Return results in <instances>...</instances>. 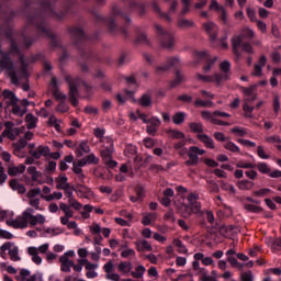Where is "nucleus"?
I'll return each mask as SVG.
<instances>
[{
    "label": "nucleus",
    "mask_w": 281,
    "mask_h": 281,
    "mask_svg": "<svg viewBox=\"0 0 281 281\" xmlns=\"http://www.w3.org/2000/svg\"><path fill=\"white\" fill-rule=\"evenodd\" d=\"M26 171L31 176L32 181H35L36 183L43 184L45 181L43 180V172L36 170V167L30 166Z\"/></svg>",
    "instance_id": "nucleus-19"
},
{
    "label": "nucleus",
    "mask_w": 281,
    "mask_h": 281,
    "mask_svg": "<svg viewBox=\"0 0 281 281\" xmlns=\"http://www.w3.org/2000/svg\"><path fill=\"white\" fill-rule=\"evenodd\" d=\"M220 68L222 74H215L212 76L198 74L196 78L202 82H215V85H221V82H223L224 80H229V76H232V64L229 63V60L222 61L220 64Z\"/></svg>",
    "instance_id": "nucleus-4"
},
{
    "label": "nucleus",
    "mask_w": 281,
    "mask_h": 281,
    "mask_svg": "<svg viewBox=\"0 0 281 281\" xmlns=\"http://www.w3.org/2000/svg\"><path fill=\"white\" fill-rule=\"evenodd\" d=\"M70 34L71 36H74V38H77L78 41H82V38H85V31H82V29L80 27H72L70 30Z\"/></svg>",
    "instance_id": "nucleus-43"
},
{
    "label": "nucleus",
    "mask_w": 281,
    "mask_h": 281,
    "mask_svg": "<svg viewBox=\"0 0 281 281\" xmlns=\"http://www.w3.org/2000/svg\"><path fill=\"white\" fill-rule=\"evenodd\" d=\"M124 153L126 157H135L137 155V147L135 145H127Z\"/></svg>",
    "instance_id": "nucleus-52"
},
{
    "label": "nucleus",
    "mask_w": 281,
    "mask_h": 281,
    "mask_svg": "<svg viewBox=\"0 0 281 281\" xmlns=\"http://www.w3.org/2000/svg\"><path fill=\"white\" fill-rule=\"evenodd\" d=\"M88 153H91V147H89V144L86 140L77 145L76 155H78V157H82V155Z\"/></svg>",
    "instance_id": "nucleus-33"
},
{
    "label": "nucleus",
    "mask_w": 281,
    "mask_h": 281,
    "mask_svg": "<svg viewBox=\"0 0 281 281\" xmlns=\"http://www.w3.org/2000/svg\"><path fill=\"white\" fill-rule=\"evenodd\" d=\"M181 65V60L178 57H171L168 59L167 65L159 66L156 71L157 74H164V71H168L171 67H179Z\"/></svg>",
    "instance_id": "nucleus-17"
},
{
    "label": "nucleus",
    "mask_w": 281,
    "mask_h": 281,
    "mask_svg": "<svg viewBox=\"0 0 281 281\" xmlns=\"http://www.w3.org/2000/svg\"><path fill=\"white\" fill-rule=\"evenodd\" d=\"M0 69L5 71L11 78L12 85L19 86L22 80H27L30 74L27 72L29 63L16 46V43L11 42V48L9 54L1 53Z\"/></svg>",
    "instance_id": "nucleus-1"
},
{
    "label": "nucleus",
    "mask_w": 281,
    "mask_h": 281,
    "mask_svg": "<svg viewBox=\"0 0 281 281\" xmlns=\"http://www.w3.org/2000/svg\"><path fill=\"white\" fill-rule=\"evenodd\" d=\"M196 24L192 20L180 18L178 20V27H181V30H188L190 27H194Z\"/></svg>",
    "instance_id": "nucleus-37"
},
{
    "label": "nucleus",
    "mask_w": 281,
    "mask_h": 281,
    "mask_svg": "<svg viewBox=\"0 0 281 281\" xmlns=\"http://www.w3.org/2000/svg\"><path fill=\"white\" fill-rule=\"evenodd\" d=\"M4 103L7 106H13L14 104H19V98H16V94L10 90H4L2 92Z\"/></svg>",
    "instance_id": "nucleus-18"
},
{
    "label": "nucleus",
    "mask_w": 281,
    "mask_h": 281,
    "mask_svg": "<svg viewBox=\"0 0 281 281\" xmlns=\"http://www.w3.org/2000/svg\"><path fill=\"white\" fill-rule=\"evenodd\" d=\"M103 144V149L101 150V157L108 166V168H115L117 161L113 160V153H115V147L113 146V138L106 136V138L101 139Z\"/></svg>",
    "instance_id": "nucleus-6"
},
{
    "label": "nucleus",
    "mask_w": 281,
    "mask_h": 281,
    "mask_svg": "<svg viewBox=\"0 0 281 281\" xmlns=\"http://www.w3.org/2000/svg\"><path fill=\"white\" fill-rule=\"evenodd\" d=\"M69 206L74 210H82V203L78 202L76 198L68 200Z\"/></svg>",
    "instance_id": "nucleus-63"
},
{
    "label": "nucleus",
    "mask_w": 281,
    "mask_h": 281,
    "mask_svg": "<svg viewBox=\"0 0 281 281\" xmlns=\"http://www.w3.org/2000/svg\"><path fill=\"white\" fill-rule=\"evenodd\" d=\"M237 168H244L245 170H254L256 168V164L247 160H239L236 164Z\"/></svg>",
    "instance_id": "nucleus-40"
},
{
    "label": "nucleus",
    "mask_w": 281,
    "mask_h": 281,
    "mask_svg": "<svg viewBox=\"0 0 281 281\" xmlns=\"http://www.w3.org/2000/svg\"><path fill=\"white\" fill-rule=\"evenodd\" d=\"M30 155H32V157H34V159H41L42 157H47V155H49V147L40 146L36 149L31 150Z\"/></svg>",
    "instance_id": "nucleus-21"
},
{
    "label": "nucleus",
    "mask_w": 281,
    "mask_h": 281,
    "mask_svg": "<svg viewBox=\"0 0 281 281\" xmlns=\"http://www.w3.org/2000/svg\"><path fill=\"white\" fill-rule=\"evenodd\" d=\"M172 245L177 248L178 254H182L183 256L188 255V247H186L181 239L175 238Z\"/></svg>",
    "instance_id": "nucleus-31"
},
{
    "label": "nucleus",
    "mask_w": 281,
    "mask_h": 281,
    "mask_svg": "<svg viewBox=\"0 0 281 281\" xmlns=\"http://www.w3.org/2000/svg\"><path fill=\"white\" fill-rule=\"evenodd\" d=\"M7 251L12 262L21 261V255H19V246L14 245V243L5 241L0 246V258H3V260H5Z\"/></svg>",
    "instance_id": "nucleus-8"
},
{
    "label": "nucleus",
    "mask_w": 281,
    "mask_h": 281,
    "mask_svg": "<svg viewBox=\"0 0 281 281\" xmlns=\"http://www.w3.org/2000/svg\"><path fill=\"white\" fill-rule=\"evenodd\" d=\"M203 30L206 32V34H209L211 42L214 43L218 36V25L212 21H209L203 24Z\"/></svg>",
    "instance_id": "nucleus-13"
},
{
    "label": "nucleus",
    "mask_w": 281,
    "mask_h": 281,
    "mask_svg": "<svg viewBox=\"0 0 281 281\" xmlns=\"http://www.w3.org/2000/svg\"><path fill=\"white\" fill-rule=\"evenodd\" d=\"M46 251H49V244H43L40 247L31 246L27 248V254L32 257V261L35 265H42L43 258L38 256V254H45Z\"/></svg>",
    "instance_id": "nucleus-9"
},
{
    "label": "nucleus",
    "mask_w": 281,
    "mask_h": 281,
    "mask_svg": "<svg viewBox=\"0 0 281 281\" xmlns=\"http://www.w3.org/2000/svg\"><path fill=\"white\" fill-rule=\"evenodd\" d=\"M241 36L244 38H254V36H256V32H254V30H251L249 27H244L241 30Z\"/></svg>",
    "instance_id": "nucleus-55"
},
{
    "label": "nucleus",
    "mask_w": 281,
    "mask_h": 281,
    "mask_svg": "<svg viewBox=\"0 0 281 281\" xmlns=\"http://www.w3.org/2000/svg\"><path fill=\"white\" fill-rule=\"evenodd\" d=\"M205 155V149H201L198 146H191L189 148V160L184 162V166H199V156Z\"/></svg>",
    "instance_id": "nucleus-11"
},
{
    "label": "nucleus",
    "mask_w": 281,
    "mask_h": 281,
    "mask_svg": "<svg viewBox=\"0 0 281 281\" xmlns=\"http://www.w3.org/2000/svg\"><path fill=\"white\" fill-rule=\"evenodd\" d=\"M89 229L92 236H100V234H102V226L98 223H92V225L89 226Z\"/></svg>",
    "instance_id": "nucleus-50"
},
{
    "label": "nucleus",
    "mask_w": 281,
    "mask_h": 281,
    "mask_svg": "<svg viewBox=\"0 0 281 281\" xmlns=\"http://www.w3.org/2000/svg\"><path fill=\"white\" fill-rule=\"evenodd\" d=\"M224 148L226 150H229V153H238L240 154V147H238V145H236V143L228 140L224 144Z\"/></svg>",
    "instance_id": "nucleus-42"
},
{
    "label": "nucleus",
    "mask_w": 281,
    "mask_h": 281,
    "mask_svg": "<svg viewBox=\"0 0 281 281\" xmlns=\"http://www.w3.org/2000/svg\"><path fill=\"white\" fill-rule=\"evenodd\" d=\"M157 221V213L151 212V213H143V220L142 223L144 225H150V223H155Z\"/></svg>",
    "instance_id": "nucleus-36"
},
{
    "label": "nucleus",
    "mask_w": 281,
    "mask_h": 281,
    "mask_svg": "<svg viewBox=\"0 0 281 281\" xmlns=\"http://www.w3.org/2000/svg\"><path fill=\"white\" fill-rule=\"evenodd\" d=\"M12 106L13 115H18L19 117H23L25 115V110L21 109L19 104L15 103Z\"/></svg>",
    "instance_id": "nucleus-57"
},
{
    "label": "nucleus",
    "mask_w": 281,
    "mask_h": 281,
    "mask_svg": "<svg viewBox=\"0 0 281 281\" xmlns=\"http://www.w3.org/2000/svg\"><path fill=\"white\" fill-rule=\"evenodd\" d=\"M117 271L123 276H128L133 271V263L131 261H122L117 265Z\"/></svg>",
    "instance_id": "nucleus-25"
},
{
    "label": "nucleus",
    "mask_w": 281,
    "mask_h": 281,
    "mask_svg": "<svg viewBox=\"0 0 281 281\" xmlns=\"http://www.w3.org/2000/svg\"><path fill=\"white\" fill-rule=\"evenodd\" d=\"M243 36L241 35H235L232 38V45H233V52L235 54V56H237V58H240V52L238 50V47H240V45H243Z\"/></svg>",
    "instance_id": "nucleus-28"
},
{
    "label": "nucleus",
    "mask_w": 281,
    "mask_h": 281,
    "mask_svg": "<svg viewBox=\"0 0 281 281\" xmlns=\"http://www.w3.org/2000/svg\"><path fill=\"white\" fill-rule=\"evenodd\" d=\"M269 194H271V189L267 188L254 192V196H258L259 199H262V196H269Z\"/></svg>",
    "instance_id": "nucleus-56"
},
{
    "label": "nucleus",
    "mask_w": 281,
    "mask_h": 281,
    "mask_svg": "<svg viewBox=\"0 0 281 281\" xmlns=\"http://www.w3.org/2000/svg\"><path fill=\"white\" fill-rule=\"evenodd\" d=\"M83 207V211L80 212V215L82 218L87 221V218H91V212H93V206L90 204H86Z\"/></svg>",
    "instance_id": "nucleus-46"
},
{
    "label": "nucleus",
    "mask_w": 281,
    "mask_h": 281,
    "mask_svg": "<svg viewBox=\"0 0 281 281\" xmlns=\"http://www.w3.org/2000/svg\"><path fill=\"white\" fill-rule=\"evenodd\" d=\"M243 109H244V113H245V117H254L252 113H254V106L249 105L248 103H245L243 105Z\"/></svg>",
    "instance_id": "nucleus-58"
},
{
    "label": "nucleus",
    "mask_w": 281,
    "mask_h": 281,
    "mask_svg": "<svg viewBox=\"0 0 281 281\" xmlns=\"http://www.w3.org/2000/svg\"><path fill=\"white\" fill-rule=\"evenodd\" d=\"M256 168L261 172V175H269L271 172V168L269 165H267V162H258Z\"/></svg>",
    "instance_id": "nucleus-49"
},
{
    "label": "nucleus",
    "mask_w": 281,
    "mask_h": 281,
    "mask_svg": "<svg viewBox=\"0 0 281 281\" xmlns=\"http://www.w3.org/2000/svg\"><path fill=\"white\" fill-rule=\"evenodd\" d=\"M10 188L14 190V192H19V194H25L27 192V189L24 184L20 183L16 180L10 181Z\"/></svg>",
    "instance_id": "nucleus-34"
},
{
    "label": "nucleus",
    "mask_w": 281,
    "mask_h": 281,
    "mask_svg": "<svg viewBox=\"0 0 281 281\" xmlns=\"http://www.w3.org/2000/svg\"><path fill=\"white\" fill-rule=\"evenodd\" d=\"M81 161H83L82 166H87V164H100V158L95 157V154H90Z\"/></svg>",
    "instance_id": "nucleus-47"
},
{
    "label": "nucleus",
    "mask_w": 281,
    "mask_h": 281,
    "mask_svg": "<svg viewBox=\"0 0 281 281\" xmlns=\"http://www.w3.org/2000/svg\"><path fill=\"white\" fill-rule=\"evenodd\" d=\"M139 120L144 122V124H149L151 126H155L156 128H159L161 126V120L157 116H151L150 119L146 117V114L142 113L140 111H137Z\"/></svg>",
    "instance_id": "nucleus-16"
},
{
    "label": "nucleus",
    "mask_w": 281,
    "mask_h": 281,
    "mask_svg": "<svg viewBox=\"0 0 281 281\" xmlns=\"http://www.w3.org/2000/svg\"><path fill=\"white\" fill-rule=\"evenodd\" d=\"M137 251H153V245L146 239H138L134 243Z\"/></svg>",
    "instance_id": "nucleus-24"
},
{
    "label": "nucleus",
    "mask_w": 281,
    "mask_h": 281,
    "mask_svg": "<svg viewBox=\"0 0 281 281\" xmlns=\"http://www.w3.org/2000/svg\"><path fill=\"white\" fill-rule=\"evenodd\" d=\"M45 216L43 214L34 215L32 207H26L22 214L14 220H8L7 225L13 229H27V227H36V225H45Z\"/></svg>",
    "instance_id": "nucleus-3"
},
{
    "label": "nucleus",
    "mask_w": 281,
    "mask_h": 281,
    "mask_svg": "<svg viewBox=\"0 0 281 281\" xmlns=\"http://www.w3.org/2000/svg\"><path fill=\"white\" fill-rule=\"evenodd\" d=\"M195 106L212 109V106H214V102H212V100H209V101L196 100L195 101Z\"/></svg>",
    "instance_id": "nucleus-60"
},
{
    "label": "nucleus",
    "mask_w": 281,
    "mask_h": 281,
    "mask_svg": "<svg viewBox=\"0 0 281 281\" xmlns=\"http://www.w3.org/2000/svg\"><path fill=\"white\" fill-rule=\"evenodd\" d=\"M114 269H115V267L113 266V261H109V262L104 263L103 271L106 273L105 280L120 281V274L113 272Z\"/></svg>",
    "instance_id": "nucleus-15"
},
{
    "label": "nucleus",
    "mask_w": 281,
    "mask_h": 281,
    "mask_svg": "<svg viewBox=\"0 0 281 281\" xmlns=\"http://www.w3.org/2000/svg\"><path fill=\"white\" fill-rule=\"evenodd\" d=\"M244 95L245 104H251L257 98L254 87L244 88Z\"/></svg>",
    "instance_id": "nucleus-26"
},
{
    "label": "nucleus",
    "mask_w": 281,
    "mask_h": 281,
    "mask_svg": "<svg viewBox=\"0 0 281 281\" xmlns=\"http://www.w3.org/2000/svg\"><path fill=\"white\" fill-rule=\"evenodd\" d=\"M231 133L236 135L237 137H245L247 135V130L245 127H234L231 130Z\"/></svg>",
    "instance_id": "nucleus-53"
},
{
    "label": "nucleus",
    "mask_w": 281,
    "mask_h": 281,
    "mask_svg": "<svg viewBox=\"0 0 281 281\" xmlns=\"http://www.w3.org/2000/svg\"><path fill=\"white\" fill-rule=\"evenodd\" d=\"M60 87V83H58V79L56 77L52 78V81L49 83V89L56 100H67V94L58 91V88Z\"/></svg>",
    "instance_id": "nucleus-14"
},
{
    "label": "nucleus",
    "mask_w": 281,
    "mask_h": 281,
    "mask_svg": "<svg viewBox=\"0 0 281 281\" xmlns=\"http://www.w3.org/2000/svg\"><path fill=\"white\" fill-rule=\"evenodd\" d=\"M77 194L80 196V199H93L94 193L91 191V189L87 188L86 186H80L77 189Z\"/></svg>",
    "instance_id": "nucleus-27"
},
{
    "label": "nucleus",
    "mask_w": 281,
    "mask_h": 281,
    "mask_svg": "<svg viewBox=\"0 0 281 281\" xmlns=\"http://www.w3.org/2000/svg\"><path fill=\"white\" fill-rule=\"evenodd\" d=\"M228 262L235 267V269H243V267H245V263H240L235 257H228Z\"/></svg>",
    "instance_id": "nucleus-62"
},
{
    "label": "nucleus",
    "mask_w": 281,
    "mask_h": 281,
    "mask_svg": "<svg viewBox=\"0 0 281 281\" xmlns=\"http://www.w3.org/2000/svg\"><path fill=\"white\" fill-rule=\"evenodd\" d=\"M25 123L26 128L30 131L32 128H36V124H38V119L34 114L29 113L25 116Z\"/></svg>",
    "instance_id": "nucleus-32"
},
{
    "label": "nucleus",
    "mask_w": 281,
    "mask_h": 281,
    "mask_svg": "<svg viewBox=\"0 0 281 281\" xmlns=\"http://www.w3.org/2000/svg\"><path fill=\"white\" fill-rule=\"evenodd\" d=\"M13 126H14L13 123H7L5 130H4L7 137L12 140L16 139V137H19V135H21V133L25 131V127H13Z\"/></svg>",
    "instance_id": "nucleus-12"
},
{
    "label": "nucleus",
    "mask_w": 281,
    "mask_h": 281,
    "mask_svg": "<svg viewBox=\"0 0 281 281\" xmlns=\"http://www.w3.org/2000/svg\"><path fill=\"white\" fill-rule=\"evenodd\" d=\"M172 122L173 124H183V122H186V112H177L173 116H172Z\"/></svg>",
    "instance_id": "nucleus-45"
},
{
    "label": "nucleus",
    "mask_w": 281,
    "mask_h": 281,
    "mask_svg": "<svg viewBox=\"0 0 281 281\" xmlns=\"http://www.w3.org/2000/svg\"><path fill=\"white\" fill-rule=\"evenodd\" d=\"M265 65H267V57L265 55H262L259 58V61L255 65L252 76L260 78L262 76V67H265Z\"/></svg>",
    "instance_id": "nucleus-23"
},
{
    "label": "nucleus",
    "mask_w": 281,
    "mask_h": 281,
    "mask_svg": "<svg viewBox=\"0 0 281 281\" xmlns=\"http://www.w3.org/2000/svg\"><path fill=\"white\" fill-rule=\"evenodd\" d=\"M178 195L175 196L173 203L176 207L180 211V214L188 218V216H191L192 214H203V211H201V202H199V194L198 193H190L187 198V201L189 205H186V192H188V189L184 187H178Z\"/></svg>",
    "instance_id": "nucleus-2"
},
{
    "label": "nucleus",
    "mask_w": 281,
    "mask_h": 281,
    "mask_svg": "<svg viewBox=\"0 0 281 281\" xmlns=\"http://www.w3.org/2000/svg\"><path fill=\"white\" fill-rule=\"evenodd\" d=\"M65 80L69 87V101L71 102V104L74 106H78V95H80V86L83 85L85 90L87 91V93H89L91 91V87H89V85L82 82V80H80V78L78 77H71V76H66Z\"/></svg>",
    "instance_id": "nucleus-5"
},
{
    "label": "nucleus",
    "mask_w": 281,
    "mask_h": 281,
    "mask_svg": "<svg viewBox=\"0 0 281 281\" xmlns=\"http://www.w3.org/2000/svg\"><path fill=\"white\" fill-rule=\"evenodd\" d=\"M14 221V211L0 210V222L1 221Z\"/></svg>",
    "instance_id": "nucleus-44"
},
{
    "label": "nucleus",
    "mask_w": 281,
    "mask_h": 281,
    "mask_svg": "<svg viewBox=\"0 0 281 281\" xmlns=\"http://www.w3.org/2000/svg\"><path fill=\"white\" fill-rule=\"evenodd\" d=\"M60 270L65 273H70L71 268L74 267V261H71L67 256L59 257Z\"/></svg>",
    "instance_id": "nucleus-20"
},
{
    "label": "nucleus",
    "mask_w": 281,
    "mask_h": 281,
    "mask_svg": "<svg viewBox=\"0 0 281 281\" xmlns=\"http://www.w3.org/2000/svg\"><path fill=\"white\" fill-rule=\"evenodd\" d=\"M190 128L192 133H198V135H201V133H203V124L201 123H190Z\"/></svg>",
    "instance_id": "nucleus-54"
},
{
    "label": "nucleus",
    "mask_w": 281,
    "mask_h": 281,
    "mask_svg": "<svg viewBox=\"0 0 281 281\" xmlns=\"http://www.w3.org/2000/svg\"><path fill=\"white\" fill-rule=\"evenodd\" d=\"M246 12H247V16L248 19H250V21L252 23H256V21H258V16L256 15V10L252 9V8H247L246 9Z\"/></svg>",
    "instance_id": "nucleus-61"
},
{
    "label": "nucleus",
    "mask_w": 281,
    "mask_h": 281,
    "mask_svg": "<svg viewBox=\"0 0 281 281\" xmlns=\"http://www.w3.org/2000/svg\"><path fill=\"white\" fill-rule=\"evenodd\" d=\"M25 172V165H19L16 167L11 166L8 169V175L10 177H16V175H23Z\"/></svg>",
    "instance_id": "nucleus-35"
},
{
    "label": "nucleus",
    "mask_w": 281,
    "mask_h": 281,
    "mask_svg": "<svg viewBox=\"0 0 281 281\" xmlns=\"http://www.w3.org/2000/svg\"><path fill=\"white\" fill-rule=\"evenodd\" d=\"M169 135L172 139H186V134L178 130H170Z\"/></svg>",
    "instance_id": "nucleus-51"
},
{
    "label": "nucleus",
    "mask_w": 281,
    "mask_h": 281,
    "mask_svg": "<svg viewBox=\"0 0 281 281\" xmlns=\"http://www.w3.org/2000/svg\"><path fill=\"white\" fill-rule=\"evenodd\" d=\"M254 186L255 183L250 180H241L237 182V188H239V190H251Z\"/></svg>",
    "instance_id": "nucleus-41"
},
{
    "label": "nucleus",
    "mask_w": 281,
    "mask_h": 281,
    "mask_svg": "<svg viewBox=\"0 0 281 281\" xmlns=\"http://www.w3.org/2000/svg\"><path fill=\"white\" fill-rule=\"evenodd\" d=\"M138 104L148 109V106H153V95L150 93H144L138 100Z\"/></svg>",
    "instance_id": "nucleus-30"
},
{
    "label": "nucleus",
    "mask_w": 281,
    "mask_h": 281,
    "mask_svg": "<svg viewBox=\"0 0 281 281\" xmlns=\"http://www.w3.org/2000/svg\"><path fill=\"white\" fill-rule=\"evenodd\" d=\"M42 199H44V201H60V199H63V192L60 191H54L52 194L48 195H41Z\"/></svg>",
    "instance_id": "nucleus-38"
},
{
    "label": "nucleus",
    "mask_w": 281,
    "mask_h": 281,
    "mask_svg": "<svg viewBox=\"0 0 281 281\" xmlns=\"http://www.w3.org/2000/svg\"><path fill=\"white\" fill-rule=\"evenodd\" d=\"M198 139L204 144L205 148H210L211 150H214V138L207 136L205 133L198 134Z\"/></svg>",
    "instance_id": "nucleus-22"
},
{
    "label": "nucleus",
    "mask_w": 281,
    "mask_h": 281,
    "mask_svg": "<svg viewBox=\"0 0 281 281\" xmlns=\"http://www.w3.org/2000/svg\"><path fill=\"white\" fill-rule=\"evenodd\" d=\"M155 29L161 47H165L166 49H172V47H175V34H172V32L166 31V29L161 27L159 24H156Z\"/></svg>",
    "instance_id": "nucleus-7"
},
{
    "label": "nucleus",
    "mask_w": 281,
    "mask_h": 281,
    "mask_svg": "<svg viewBox=\"0 0 281 281\" xmlns=\"http://www.w3.org/2000/svg\"><path fill=\"white\" fill-rule=\"evenodd\" d=\"M122 258H134L135 250L133 248H126L121 252Z\"/></svg>",
    "instance_id": "nucleus-64"
},
{
    "label": "nucleus",
    "mask_w": 281,
    "mask_h": 281,
    "mask_svg": "<svg viewBox=\"0 0 281 281\" xmlns=\"http://www.w3.org/2000/svg\"><path fill=\"white\" fill-rule=\"evenodd\" d=\"M59 209L61 210V212H64L65 216L74 218V211L71 210L70 205H67L65 203H60Z\"/></svg>",
    "instance_id": "nucleus-48"
},
{
    "label": "nucleus",
    "mask_w": 281,
    "mask_h": 281,
    "mask_svg": "<svg viewBox=\"0 0 281 281\" xmlns=\"http://www.w3.org/2000/svg\"><path fill=\"white\" fill-rule=\"evenodd\" d=\"M144 273H146V267L143 265H139L135 268L134 271L131 272L132 278H136V280H139L144 278Z\"/></svg>",
    "instance_id": "nucleus-39"
},
{
    "label": "nucleus",
    "mask_w": 281,
    "mask_h": 281,
    "mask_svg": "<svg viewBox=\"0 0 281 281\" xmlns=\"http://www.w3.org/2000/svg\"><path fill=\"white\" fill-rule=\"evenodd\" d=\"M194 60H196V63H206V65L203 68L204 74H207V71H210V69H212V65H214V63H216V57H211L210 54H207V52L203 50V52H195L194 53Z\"/></svg>",
    "instance_id": "nucleus-10"
},
{
    "label": "nucleus",
    "mask_w": 281,
    "mask_h": 281,
    "mask_svg": "<svg viewBox=\"0 0 281 281\" xmlns=\"http://www.w3.org/2000/svg\"><path fill=\"white\" fill-rule=\"evenodd\" d=\"M56 188L57 190H65L68 187H70L69 181L67 179V176L65 175H59L56 179Z\"/></svg>",
    "instance_id": "nucleus-29"
},
{
    "label": "nucleus",
    "mask_w": 281,
    "mask_h": 281,
    "mask_svg": "<svg viewBox=\"0 0 281 281\" xmlns=\"http://www.w3.org/2000/svg\"><path fill=\"white\" fill-rule=\"evenodd\" d=\"M44 234L46 236H58V234H63V231L60 228H52V227H49V228H46L44 231Z\"/></svg>",
    "instance_id": "nucleus-59"
}]
</instances>
